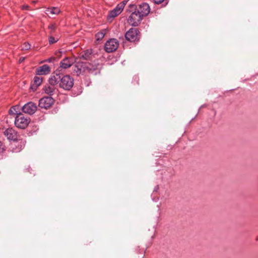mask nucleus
Segmentation results:
<instances>
[{"mask_svg":"<svg viewBox=\"0 0 258 258\" xmlns=\"http://www.w3.org/2000/svg\"><path fill=\"white\" fill-rule=\"evenodd\" d=\"M75 60L73 57H66L59 63V69H67L73 66Z\"/></svg>","mask_w":258,"mask_h":258,"instance_id":"10","label":"nucleus"},{"mask_svg":"<svg viewBox=\"0 0 258 258\" xmlns=\"http://www.w3.org/2000/svg\"><path fill=\"white\" fill-rule=\"evenodd\" d=\"M4 134L9 140L16 141L18 139L17 133L12 128L6 130Z\"/></svg>","mask_w":258,"mask_h":258,"instance_id":"13","label":"nucleus"},{"mask_svg":"<svg viewBox=\"0 0 258 258\" xmlns=\"http://www.w3.org/2000/svg\"><path fill=\"white\" fill-rule=\"evenodd\" d=\"M79 57L86 60H91L94 58V54L92 49H89L82 51L79 54Z\"/></svg>","mask_w":258,"mask_h":258,"instance_id":"11","label":"nucleus"},{"mask_svg":"<svg viewBox=\"0 0 258 258\" xmlns=\"http://www.w3.org/2000/svg\"><path fill=\"white\" fill-rule=\"evenodd\" d=\"M37 109L36 105L32 102L26 103L22 108L23 112L30 115L34 114L37 110Z\"/></svg>","mask_w":258,"mask_h":258,"instance_id":"9","label":"nucleus"},{"mask_svg":"<svg viewBox=\"0 0 258 258\" xmlns=\"http://www.w3.org/2000/svg\"><path fill=\"white\" fill-rule=\"evenodd\" d=\"M30 44L28 42H25L22 46V49L27 50L30 48Z\"/></svg>","mask_w":258,"mask_h":258,"instance_id":"21","label":"nucleus"},{"mask_svg":"<svg viewBox=\"0 0 258 258\" xmlns=\"http://www.w3.org/2000/svg\"><path fill=\"white\" fill-rule=\"evenodd\" d=\"M42 82V78L40 77L35 76L34 78V83L35 85L38 86L41 84Z\"/></svg>","mask_w":258,"mask_h":258,"instance_id":"20","label":"nucleus"},{"mask_svg":"<svg viewBox=\"0 0 258 258\" xmlns=\"http://www.w3.org/2000/svg\"><path fill=\"white\" fill-rule=\"evenodd\" d=\"M5 150V147L3 143L0 141V154Z\"/></svg>","mask_w":258,"mask_h":258,"instance_id":"24","label":"nucleus"},{"mask_svg":"<svg viewBox=\"0 0 258 258\" xmlns=\"http://www.w3.org/2000/svg\"><path fill=\"white\" fill-rule=\"evenodd\" d=\"M126 2L125 1H123L120 4H118L116 6L120 8V10L122 11L123 8H124L125 5H126Z\"/></svg>","mask_w":258,"mask_h":258,"instance_id":"23","label":"nucleus"},{"mask_svg":"<svg viewBox=\"0 0 258 258\" xmlns=\"http://www.w3.org/2000/svg\"><path fill=\"white\" fill-rule=\"evenodd\" d=\"M44 92L49 95V96H52L58 92V89L55 87V85H45L43 88Z\"/></svg>","mask_w":258,"mask_h":258,"instance_id":"14","label":"nucleus"},{"mask_svg":"<svg viewBox=\"0 0 258 258\" xmlns=\"http://www.w3.org/2000/svg\"><path fill=\"white\" fill-rule=\"evenodd\" d=\"M130 7L135 10L128 16L127 22L128 24L132 26H137L141 22L143 17L136 11V6L135 5H130Z\"/></svg>","mask_w":258,"mask_h":258,"instance_id":"2","label":"nucleus"},{"mask_svg":"<svg viewBox=\"0 0 258 258\" xmlns=\"http://www.w3.org/2000/svg\"><path fill=\"white\" fill-rule=\"evenodd\" d=\"M105 34V30L103 29L101 30V31L98 32L95 35V37L97 41H100L104 37Z\"/></svg>","mask_w":258,"mask_h":258,"instance_id":"18","label":"nucleus"},{"mask_svg":"<svg viewBox=\"0 0 258 258\" xmlns=\"http://www.w3.org/2000/svg\"><path fill=\"white\" fill-rule=\"evenodd\" d=\"M58 39L57 38L55 39L54 37L50 36L49 37V43L50 44H53L56 42L58 41Z\"/></svg>","mask_w":258,"mask_h":258,"instance_id":"22","label":"nucleus"},{"mask_svg":"<svg viewBox=\"0 0 258 258\" xmlns=\"http://www.w3.org/2000/svg\"><path fill=\"white\" fill-rule=\"evenodd\" d=\"M22 9L23 10H29V6L27 5H23L22 6Z\"/></svg>","mask_w":258,"mask_h":258,"instance_id":"26","label":"nucleus"},{"mask_svg":"<svg viewBox=\"0 0 258 258\" xmlns=\"http://www.w3.org/2000/svg\"><path fill=\"white\" fill-rule=\"evenodd\" d=\"M20 143L22 144L21 145L20 149H22L24 147L26 142H25V141H23L22 140H20Z\"/></svg>","mask_w":258,"mask_h":258,"instance_id":"27","label":"nucleus"},{"mask_svg":"<svg viewBox=\"0 0 258 258\" xmlns=\"http://www.w3.org/2000/svg\"><path fill=\"white\" fill-rule=\"evenodd\" d=\"M54 103V99L49 97H43L41 98L39 101L38 106L41 108L48 109Z\"/></svg>","mask_w":258,"mask_h":258,"instance_id":"7","label":"nucleus"},{"mask_svg":"<svg viewBox=\"0 0 258 258\" xmlns=\"http://www.w3.org/2000/svg\"><path fill=\"white\" fill-rule=\"evenodd\" d=\"M55 60V58L54 57H50L46 60H45L44 61L48 62H52Z\"/></svg>","mask_w":258,"mask_h":258,"instance_id":"25","label":"nucleus"},{"mask_svg":"<svg viewBox=\"0 0 258 258\" xmlns=\"http://www.w3.org/2000/svg\"><path fill=\"white\" fill-rule=\"evenodd\" d=\"M9 111H10V113L12 112V109H11Z\"/></svg>","mask_w":258,"mask_h":258,"instance_id":"29","label":"nucleus"},{"mask_svg":"<svg viewBox=\"0 0 258 258\" xmlns=\"http://www.w3.org/2000/svg\"><path fill=\"white\" fill-rule=\"evenodd\" d=\"M74 79L70 75L61 76L59 86L65 90H70L74 85Z\"/></svg>","mask_w":258,"mask_h":258,"instance_id":"3","label":"nucleus"},{"mask_svg":"<svg viewBox=\"0 0 258 258\" xmlns=\"http://www.w3.org/2000/svg\"><path fill=\"white\" fill-rule=\"evenodd\" d=\"M136 11L143 18H144L149 14L150 12V8L148 4L146 3H143L139 6L137 9H136Z\"/></svg>","mask_w":258,"mask_h":258,"instance_id":"8","label":"nucleus"},{"mask_svg":"<svg viewBox=\"0 0 258 258\" xmlns=\"http://www.w3.org/2000/svg\"><path fill=\"white\" fill-rule=\"evenodd\" d=\"M51 72L50 67L47 64H44L37 68L35 70V73L37 75H46Z\"/></svg>","mask_w":258,"mask_h":258,"instance_id":"12","label":"nucleus"},{"mask_svg":"<svg viewBox=\"0 0 258 258\" xmlns=\"http://www.w3.org/2000/svg\"><path fill=\"white\" fill-rule=\"evenodd\" d=\"M61 75L57 72L53 73L49 79V83L50 85H55L60 83Z\"/></svg>","mask_w":258,"mask_h":258,"instance_id":"15","label":"nucleus"},{"mask_svg":"<svg viewBox=\"0 0 258 258\" xmlns=\"http://www.w3.org/2000/svg\"><path fill=\"white\" fill-rule=\"evenodd\" d=\"M118 45V41L116 39H110L105 43L104 49L107 52H112L117 49Z\"/></svg>","mask_w":258,"mask_h":258,"instance_id":"6","label":"nucleus"},{"mask_svg":"<svg viewBox=\"0 0 258 258\" xmlns=\"http://www.w3.org/2000/svg\"><path fill=\"white\" fill-rule=\"evenodd\" d=\"M140 32L137 28H130L125 34V39L130 42H135L140 39Z\"/></svg>","mask_w":258,"mask_h":258,"instance_id":"5","label":"nucleus"},{"mask_svg":"<svg viewBox=\"0 0 258 258\" xmlns=\"http://www.w3.org/2000/svg\"><path fill=\"white\" fill-rule=\"evenodd\" d=\"M46 12L52 15H58L60 12V10L57 7H51L47 8Z\"/></svg>","mask_w":258,"mask_h":258,"instance_id":"17","label":"nucleus"},{"mask_svg":"<svg viewBox=\"0 0 258 258\" xmlns=\"http://www.w3.org/2000/svg\"><path fill=\"white\" fill-rule=\"evenodd\" d=\"M49 30V34L52 35L56 29V25L55 23L51 24L48 26Z\"/></svg>","mask_w":258,"mask_h":258,"instance_id":"19","label":"nucleus"},{"mask_svg":"<svg viewBox=\"0 0 258 258\" xmlns=\"http://www.w3.org/2000/svg\"><path fill=\"white\" fill-rule=\"evenodd\" d=\"M98 67L99 64L97 63L78 61L73 67V73L77 76H88L89 74L97 75L100 73Z\"/></svg>","mask_w":258,"mask_h":258,"instance_id":"1","label":"nucleus"},{"mask_svg":"<svg viewBox=\"0 0 258 258\" xmlns=\"http://www.w3.org/2000/svg\"><path fill=\"white\" fill-rule=\"evenodd\" d=\"M30 122V120L29 117H25L22 113H19L15 117V124L19 128L24 129L28 125Z\"/></svg>","mask_w":258,"mask_h":258,"instance_id":"4","label":"nucleus"},{"mask_svg":"<svg viewBox=\"0 0 258 258\" xmlns=\"http://www.w3.org/2000/svg\"><path fill=\"white\" fill-rule=\"evenodd\" d=\"M121 12L122 11L120 10V9L116 6L114 9L109 12L107 17V20L108 21H111L115 17L119 15Z\"/></svg>","mask_w":258,"mask_h":258,"instance_id":"16","label":"nucleus"},{"mask_svg":"<svg viewBox=\"0 0 258 258\" xmlns=\"http://www.w3.org/2000/svg\"><path fill=\"white\" fill-rule=\"evenodd\" d=\"M164 0H153L154 2L156 4H160L164 2Z\"/></svg>","mask_w":258,"mask_h":258,"instance_id":"28","label":"nucleus"}]
</instances>
